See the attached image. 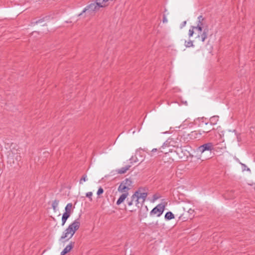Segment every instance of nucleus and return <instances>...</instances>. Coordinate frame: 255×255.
I'll list each match as a JSON object with an SVG mask.
<instances>
[{
    "mask_svg": "<svg viewBox=\"0 0 255 255\" xmlns=\"http://www.w3.org/2000/svg\"><path fill=\"white\" fill-rule=\"evenodd\" d=\"M131 167V165H126L125 167H123L120 169H119L117 170V172L119 174H124Z\"/></svg>",
    "mask_w": 255,
    "mask_h": 255,
    "instance_id": "12",
    "label": "nucleus"
},
{
    "mask_svg": "<svg viewBox=\"0 0 255 255\" xmlns=\"http://www.w3.org/2000/svg\"><path fill=\"white\" fill-rule=\"evenodd\" d=\"M193 212V210H192L191 208H188L186 211V216L187 215V214H192Z\"/></svg>",
    "mask_w": 255,
    "mask_h": 255,
    "instance_id": "27",
    "label": "nucleus"
},
{
    "mask_svg": "<svg viewBox=\"0 0 255 255\" xmlns=\"http://www.w3.org/2000/svg\"><path fill=\"white\" fill-rule=\"evenodd\" d=\"M43 21V19H40V20H39L38 21H37L36 22V23H40V22H42V21Z\"/></svg>",
    "mask_w": 255,
    "mask_h": 255,
    "instance_id": "32",
    "label": "nucleus"
},
{
    "mask_svg": "<svg viewBox=\"0 0 255 255\" xmlns=\"http://www.w3.org/2000/svg\"><path fill=\"white\" fill-rule=\"evenodd\" d=\"M185 46L186 47H190L194 46V45L193 44L192 41L189 40L188 41H185Z\"/></svg>",
    "mask_w": 255,
    "mask_h": 255,
    "instance_id": "22",
    "label": "nucleus"
},
{
    "mask_svg": "<svg viewBox=\"0 0 255 255\" xmlns=\"http://www.w3.org/2000/svg\"><path fill=\"white\" fill-rule=\"evenodd\" d=\"M147 196L146 192H141V189H139L134 192L130 199H127V204L128 206L135 205L136 207L139 208L144 202Z\"/></svg>",
    "mask_w": 255,
    "mask_h": 255,
    "instance_id": "1",
    "label": "nucleus"
},
{
    "mask_svg": "<svg viewBox=\"0 0 255 255\" xmlns=\"http://www.w3.org/2000/svg\"><path fill=\"white\" fill-rule=\"evenodd\" d=\"M214 149V145L211 142H208L198 147L197 151L203 153L205 151H211Z\"/></svg>",
    "mask_w": 255,
    "mask_h": 255,
    "instance_id": "5",
    "label": "nucleus"
},
{
    "mask_svg": "<svg viewBox=\"0 0 255 255\" xmlns=\"http://www.w3.org/2000/svg\"><path fill=\"white\" fill-rule=\"evenodd\" d=\"M70 215L71 214H70L68 213H66V212L64 213V214H63V216H62V226H63L65 224L67 220L70 216Z\"/></svg>",
    "mask_w": 255,
    "mask_h": 255,
    "instance_id": "16",
    "label": "nucleus"
},
{
    "mask_svg": "<svg viewBox=\"0 0 255 255\" xmlns=\"http://www.w3.org/2000/svg\"><path fill=\"white\" fill-rule=\"evenodd\" d=\"M218 121L219 117L217 116H214L210 118V123L212 125H215L217 124Z\"/></svg>",
    "mask_w": 255,
    "mask_h": 255,
    "instance_id": "14",
    "label": "nucleus"
},
{
    "mask_svg": "<svg viewBox=\"0 0 255 255\" xmlns=\"http://www.w3.org/2000/svg\"><path fill=\"white\" fill-rule=\"evenodd\" d=\"M128 193L127 192V193H123L122 195H121V196L120 197V198L117 201V203H116L118 205H119L120 204L124 202V201L126 199V198L128 197Z\"/></svg>",
    "mask_w": 255,
    "mask_h": 255,
    "instance_id": "11",
    "label": "nucleus"
},
{
    "mask_svg": "<svg viewBox=\"0 0 255 255\" xmlns=\"http://www.w3.org/2000/svg\"><path fill=\"white\" fill-rule=\"evenodd\" d=\"M212 129H213V128H205L204 130H203L202 131L204 133H208V132H210V131H211Z\"/></svg>",
    "mask_w": 255,
    "mask_h": 255,
    "instance_id": "28",
    "label": "nucleus"
},
{
    "mask_svg": "<svg viewBox=\"0 0 255 255\" xmlns=\"http://www.w3.org/2000/svg\"><path fill=\"white\" fill-rule=\"evenodd\" d=\"M128 188L124 184H123L122 182L120 184V186L118 187V191L121 192H128Z\"/></svg>",
    "mask_w": 255,
    "mask_h": 255,
    "instance_id": "15",
    "label": "nucleus"
},
{
    "mask_svg": "<svg viewBox=\"0 0 255 255\" xmlns=\"http://www.w3.org/2000/svg\"><path fill=\"white\" fill-rule=\"evenodd\" d=\"M73 209V204L71 203H68L65 208V212L68 213L70 214H71L72 211Z\"/></svg>",
    "mask_w": 255,
    "mask_h": 255,
    "instance_id": "17",
    "label": "nucleus"
},
{
    "mask_svg": "<svg viewBox=\"0 0 255 255\" xmlns=\"http://www.w3.org/2000/svg\"><path fill=\"white\" fill-rule=\"evenodd\" d=\"M165 209V205L163 204H159L154 207L150 212V216L154 215H156L157 217L160 216Z\"/></svg>",
    "mask_w": 255,
    "mask_h": 255,
    "instance_id": "4",
    "label": "nucleus"
},
{
    "mask_svg": "<svg viewBox=\"0 0 255 255\" xmlns=\"http://www.w3.org/2000/svg\"><path fill=\"white\" fill-rule=\"evenodd\" d=\"M188 208L187 207H183V211H184V212L180 215V216L179 217V218L180 219H182L183 220V221H185L187 219V217H183L184 215L186 216V211L187 210H188Z\"/></svg>",
    "mask_w": 255,
    "mask_h": 255,
    "instance_id": "19",
    "label": "nucleus"
},
{
    "mask_svg": "<svg viewBox=\"0 0 255 255\" xmlns=\"http://www.w3.org/2000/svg\"><path fill=\"white\" fill-rule=\"evenodd\" d=\"M101 7L99 5V3L96 0V1L87 5L82 11L81 13L79 14V16L81 15L83 13L87 12L89 15H92L95 11L98 10Z\"/></svg>",
    "mask_w": 255,
    "mask_h": 255,
    "instance_id": "3",
    "label": "nucleus"
},
{
    "mask_svg": "<svg viewBox=\"0 0 255 255\" xmlns=\"http://www.w3.org/2000/svg\"><path fill=\"white\" fill-rule=\"evenodd\" d=\"M92 195H93V193L92 192H87L86 194V197L89 199L90 201H92Z\"/></svg>",
    "mask_w": 255,
    "mask_h": 255,
    "instance_id": "23",
    "label": "nucleus"
},
{
    "mask_svg": "<svg viewBox=\"0 0 255 255\" xmlns=\"http://www.w3.org/2000/svg\"><path fill=\"white\" fill-rule=\"evenodd\" d=\"M99 3V5L101 7H105L109 5L111 2L115 0H97Z\"/></svg>",
    "mask_w": 255,
    "mask_h": 255,
    "instance_id": "9",
    "label": "nucleus"
},
{
    "mask_svg": "<svg viewBox=\"0 0 255 255\" xmlns=\"http://www.w3.org/2000/svg\"><path fill=\"white\" fill-rule=\"evenodd\" d=\"M194 28L195 30H197L198 32H202L203 29L205 28L204 27L203 21H198L197 25L194 27Z\"/></svg>",
    "mask_w": 255,
    "mask_h": 255,
    "instance_id": "10",
    "label": "nucleus"
},
{
    "mask_svg": "<svg viewBox=\"0 0 255 255\" xmlns=\"http://www.w3.org/2000/svg\"><path fill=\"white\" fill-rule=\"evenodd\" d=\"M104 192V190L102 188V187H100L97 191V195H100L102 194H103Z\"/></svg>",
    "mask_w": 255,
    "mask_h": 255,
    "instance_id": "26",
    "label": "nucleus"
},
{
    "mask_svg": "<svg viewBox=\"0 0 255 255\" xmlns=\"http://www.w3.org/2000/svg\"><path fill=\"white\" fill-rule=\"evenodd\" d=\"M194 26H192V28L191 29H190L189 30V37H191L193 36V33H194V30L195 28H194Z\"/></svg>",
    "mask_w": 255,
    "mask_h": 255,
    "instance_id": "24",
    "label": "nucleus"
},
{
    "mask_svg": "<svg viewBox=\"0 0 255 255\" xmlns=\"http://www.w3.org/2000/svg\"><path fill=\"white\" fill-rule=\"evenodd\" d=\"M165 218L166 219V220H171L172 219H174V215L172 214V212H168L166 213L165 215Z\"/></svg>",
    "mask_w": 255,
    "mask_h": 255,
    "instance_id": "20",
    "label": "nucleus"
},
{
    "mask_svg": "<svg viewBox=\"0 0 255 255\" xmlns=\"http://www.w3.org/2000/svg\"><path fill=\"white\" fill-rule=\"evenodd\" d=\"M87 180V175H84L82 176V178H81V179L80 180V184H82L83 181H86Z\"/></svg>",
    "mask_w": 255,
    "mask_h": 255,
    "instance_id": "25",
    "label": "nucleus"
},
{
    "mask_svg": "<svg viewBox=\"0 0 255 255\" xmlns=\"http://www.w3.org/2000/svg\"><path fill=\"white\" fill-rule=\"evenodd\" d=\"M167 22V19L166 18V16L164 15L163 18V22L165 23Z\"/></svg>",
    "mask_w": 255,
    "mask_h": 255,
    "instance_id": "31",
    "label": "nucleus"
},
{
    "mask_svg": "<svg viewBox=\"0 0 255 255\" xmlns=\"http://www.w3.org/2000/svg\"><path fill=\"white\" fill-rule=\"evenodd\" d=\"M202 134L201 131H193L188 134L189 139L191 140L195 139L198 138Z\"/></svg>",
    "mask_w": 255,
    "mask_h": 255,
    "instance_id": "7",
    "label": "nucleus"
},
{
    "mask_svg": "<svg viewBox=\"0 0 255 255\" xmlns=\"http://www.w3.org/2000/svg\"><path fill=\"white\" fill-rule=\"evenodd\" d=\"M80 222L79 219L75 220L73 223L69 225L68 228L63 233L60 240L65 239L67 241L73 236L75 232L79 229Z\"/></svg>",
    "mask_w": 255,
    "mask_h": 255,
    "instance_id": "2",
    "label": "nucleus"
},
{
    "mask_svg": "<svg viewBox=\"0 0 255 255\" xmlns=\"http://www.w3.org/2000/svg\"><path fill=\"white\" fill-rule=\"evenodd\" d=\"M209 31L208 27L207 26L203 29V31L201 34H198L197 37L201 38L202 42H204L205 39L207 38L208 33Z\"/></svg>",
    "mask_w": 255,
    "mask_h": 255,
    "instance_id": "6",
    "label": "nucleus"
},
{
    "mask_svg": "<svg viewBox=\"0 0 255 255\" xmlns=\"http://www.w3.org/2000/svg\"><path fill=\"white\" fill-rule=\"evenodd\" d=\"M198 21H203L204 18L203 17V16L202 15H200L199 16H198Z\"/></svg>",
    "mask_w": 255,
    "mask_h": 255,
    "instance_id": "29",
    "label": "nucleus"
},
{
    "mask_svg": "<svg viewBox=\"0 0 255 255\" xmlns=\"http://www.w3.org/2000/svg\"><path fill=\"white\" fill-rule=\"evenodd\" d=\"M74 243L71 242L70 244L67 245L63 251L61 253V255H65L67 253H69L73 248Z\"/></svg>",
    "mask_w": 255,
    "mask_h": 255,
    "instance_id": "8",
    "label": "nucleus"
},
{
    "mask_svg": "<svg viewBox=\"0 0 255 255\" xmlns=\"http://www.w3.org/2000/svg\"><path fill=\"white\" fill-rule=\"evenodd\" d=\"M202 33V32H198V34H201V33Z\"/></svg>",
    "mask_w": 255,
    "mask_h": 255,
    "instance_id": "34",
    "label": "nucleus"
},
{
    "mask_svg": "<svg viewBox=\"0 0 255 255\" xmlns=\"http://www.w3.org/2000/svg\"><path fill=\"white\" fill-rule=\"evenodd\" d=\"M225 197L228 199L234 198L235 197L234 192L232 190L227 192L225 194Z\"/></svg>",
    "mask_w": 255,
    "mask_h": 255,
    "instance_id": "18",
    "label": "nucleus"
},
{
    "mask_svg": "<svg viewBox=\"0 0 255 255\" xmlns=\"http://www.w3.org/2000/svg\"><path fill=\"white\" fill-rule=\"evenodd\" d=\"M157 151V149L156 148H153L152 150V152H155Z\"/></svg>",
    "mask_w": 255,
    "mask_h": 255,
    "instance_id": "33",
    "label": "nucleus"
},
{
    "mask_svg": "<svg viewBox=\"0 0 255 255\" xmlns=\"http://www.w3.org/2000/svg\"><path fill=\"white\" fill-rule=\"evenodd\" d=\"M59 202V201L58 200H55L52 202V207L54 212H56L57 211V208L58 207Z\"/></svg>",
    "mask_w": 255,
    "mask_h": 255,
    "instance_id": "21",
    "label": "nucleus"
},
{
    "mask_svg": "<svg viewBox=\"0 0 255 255\" xmlns=\"http://www.w3.org/2000/svg\"><path fill=\"white\" fill-rule=\"evenodd\" d=\"M186 21H183V22L181 23V25H180V28H183V27H184V26L186 25Z\"/></svg>",
    "mask_w": 255,
    "mask_h": 255,
    "instance_id": "30",
    "label": "nucleus"
},
{
    "mask_svg": "<svg viewBox=\"0 0 255 255\" xmlns=\"http://www.w3.org/2000/svg\"><path fill=\"white\" fill-rule=\"evenodd\" d=\"M122 183L129 190L131 187L132 181L130 179L127 178L122 181Z\"/></svg>",
    "mask_w": 255,
    "mask_h": 255,
    "instance_id": "13",
    "label": "nucleus"
}]
</instances>
